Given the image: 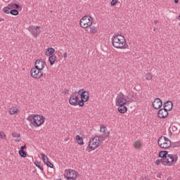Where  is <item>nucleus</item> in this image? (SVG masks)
Wrapping results in <instances>:
<instances>
[{"label":"nucleus","mask_w":180,"mask_h":180,"mask_svg":"<svg viewBox=\"0 0 180 180\" xmlns=\"http://www.w3.org/2000/svg\"><path fill=\"white\" fill-rule=\"evenodd\" d=\"M19 155L22 158H26L27 153L25 150H19Z\"/></svg>","instance_id":"29"},{"label":"nucleus","mask_w":180,"mask_h":180,"mask_svg":"<svg viewBox=\"0 0 180 180\" xmlns=\"http://www.w3.org/2000/svg\"><path fill=\"white\" fill-rule=\"evenodd\" d=\"M9 112L10 115H16L18 113V108H11Z\"/></svg>","instance_id":"30"},{"label":"nucleus","mask_w":180,"mask_h":180,"mask_svg":"<svg viewBox=\"0 0 180 180\" xmlns=\"http://www.w3.org/2000/svg\"><path fill=\"white\" fill-rule=\"evenodd\" d=\"M40 155L41 157L42 161L44 162L45 165H46L47 162H49V158L47 156H46V155H44V153H41Z\"/></svg>","instance_id":"25"},{"label":"nucleus","mask_w":180,"mask_h":180,"mask_svg":"<svg viewBox=\"0 0 180 180\" xmlns=\"http://www.w3.org/2000/svg\"><path fill=\"white\" fill-rule=\"evenodd\" d=\"M56 60H57V56L56 55H51L49 58V61L50 63V65H54L56 63Z\"/></svg>","instance_id":"20"},{"label":"nucleus","mask_w":180,"mask_h":180,"mask_svg":"<svg viewBox=\"0 0 180 180\" xmlns=\"http://www.w3.org/2000/svg\"><path fill=\"white\" fill-rule=\"evenodd\" d=\"M10 13L13 16H18V15H19V11H18L17 9H13L11 10Z\"/></svg>","instance_id":"28"},{"label":"nucleus","mask_w":180,"mask_h":180,"mask_svg":"<svg viewBox=\"0 0 180 180\" xmlns=\"http://www.w3.org/2000/svg\"><path fill=\"white\" fill-rule=\"evenodd\" d=\"M27 120L30 122L31 124H32L34 127H40V126L44 123L46 118L43 115H30L27 118Z\"/></svg>","instance_id":"2"},{"label":"nucleus","mask_w":180,"mask_h":180,"mask_svg":"<svg viewBox=\"0 0 180 180\" xmlns=\"http://www.w3.org/2000/svg\"><path fill=\"white\" fill-rule=\"evenodd\" d=\"M141 180H150V178L147 177V176H143Z\"/></svg>","instance_id":"42"},{"label":"nucleus","mask_w":180,"mask_h":180,"mask_svg":"<svg viewBox=\"0 0 180 180\" xmlns=\"http://www.w3.org/2000/svg\"><path fill=\"white\" fill-rule=\"evenodd\" d=\"M36 66L38 67L39 70L43 71V70H44V67H46V62L38 59L34 63V67Z\"/></svg>","instance_id":"15"},{"label":"nucleus","mask_w":180,"mask_h":180,"mask_svg":"<svg viewBox=\"0 0 180 180\" xmlns=\"http://www.w3.org/2000/svg\"><path fill=\"white\" fill-rule=\"evenodd\" d=\"M173 106H174V104L172 103V101H167L165 102V103L163 104V108L166 109V110H167L169 112L172 110Z\"/></svg>","instance_id":"16"},{"label":"nucleus","mask_w":180,"mask_h":180,"mask_svg":"<svg viewBox=\"0 0 180 180\" xmlns=\"http://www.w3.org/2000/svg\"><path fill=\"white\" fill-rule=\"evenodd\" d=\"M116 4H117V0L111 1V6H115Z\"/></svg>","instance_id":"38"},{"label":"nucleus","mask_w":180,"mask_h":180,"mask_svg":"<svg viewBox=\"0 0 180 180\" xmlns=\"http://www.w3.org/2000/svg\"><path fill=\"white\" fill-rule=\"evenodd\" d=\"M96 137H97V141H98V143H102V141H105V140H106V138L108 136H106V135L105 136L100 135V136H96Z\"/></svg>","instance_id":"22"},{"label":"nucleus","mask_w":180,"mask_h":180,"mask_svg":"<svg viewBox=\"0 0 180 180\" xmlns=\"http://www.w3.org/2000/svg\"><path fill=\"white\" fill-rule=\"evenodd\" d=\"M169 134H172V132H171V131H170V132H169Z\"/></svg>","instance_id":"51"},{"label":"nucleus","mask_w":180,"mask_h":180,"mask_svg":"<svg viewBox=\"0 0 180 180\" xmlns=\"http://www.w3.org/2000/svg\"><path fill=\"white\" fill-rule=\"evenodd\" d=\"M112 44L115 49H126V38L123 35L115 34L112 36Z\"/></svg>","instance_id":"1"},{"label":"nucleus","mask_w":180,"mask_h":180,"mask_svg":"<svg viewBox=\"0 0 180 180\" xmlns=\"http://www.w3.org/2000/svg\"><path fill=\"white\" fill-rule=\"evenodd\" d=\"M168 112L165 108H161L158 112V116L160 119H165V117H168Z\"/></svg>","instance_id":"14"},{"label":"nucleus","mask_w":180,"mask_h":180,"mask_svg":"<svg viewBox=\"0 0 180 180\" xmlns=\"http://www.w3.org/2000/svg\"><path fill=\"white\" fill-rule=\"evenodd\" d=\"M47 167H49V168H53L54 167V165H53V163L50 162H47L46 165Z\"/></svg>","instance_id":"36"},{"label":"nucleus","mask_w":180,"mask_h":180,"mask_svg":"<svg viewBox=\"0 0 180 180\" xmlns=\"http://www.w3.org/2000/svg\"><path fill=\"white\" fill-rule=\"evenodd\" d=\"M34 165H36L37 167V168H39L41 172H43V171H44V169L43 168V166H41V162H39L37 160H36L34 162Z\"/></svg>","instance_id":"24"},{"label":"nucleus","mask_w":180,"mask_h":180,"mask_svg":"<svg viewBox=\"0 0 180 180\" xmlns=\"http://www.w3.org/2000/svg\"><path fill=\"white\" fill-rule=\"evenodd\" d=\"M89 32L91 33L92 34H95V33L98 32V27L95 26H91Z\"/></svg>","instance_id":"27"},{"label":"nucleus","mask_w":180,"mask_h":180,"mask_svg":"<svg viewBox=\"0 0 180 180\" xmlns=\"http://www.w3.org/2000/svg\"><path fill=\"white\" fill-rule=\"evenodd\" d=\"M115 103L116 105H126V103H127V98H126V96H124L122 92L118 94L115 99Z\"/></svg>","instance_id":"10"},{"label":"nucleus","mask_w":180,"mask_h":180,"mask_svg":"<svg viewBox=\"0 0 180 180\" xmlns=\"http://www.w3.org/2000/svg\"><path fill=\"white\" fill-rule=\"evenodd\" d=\"M152 106L154 109H160L162 107V101H161L160 98H155L154 101L152 103Z\"/></svg>","instance_id":"13"},{"label":"nucleus","mask_w":180,"mask_h":180,"mask_svg":"<svg viewBox=\"0 0 180 180\" xmlns=\"http://www.w3.org/2000/svg\"><path fill=\"white\" fill-rule=\"evenodd\" d=\"M11 5H12V7L14 8L15 9H19V8H20V6H19V4H13Z\"/></svg>","instance_id":"35"},{"label":"nucleus","mask_w":180,"mask_h":180,"mask_svg":"<svg viewBox=\"0 0 180 180\" xmlns=\"http://www.w3.org/2000/svg\"><path fill=\"white\" fill-rule=\"evenodd\" d=\"M4 137H6V135L4 132H0V139H4Z\"/></svg>","instance_id":"40"},{"label":"nucleus","mask_w":180,"mask_h":180,"mask_svg":"<svg viewBox=\"0 0 180 180\" xmlns=\"http://www.w3.org/2000/svg\"><path fill=\"white\" fill-rule=\"evenodd\" d=\"M30 74L31 77H32V78H35V79H39V78L43 77V72L40 69H39L38 66L32 68Z\"/></svg>","instance_id":"8"},{"label":"nucleus","mask_w":180,"mask_h":180,"mask_svg":"<svg viewBox=\"0 0 180 180\" xmlns=\"http://www.w3.org/2000/svg\"><path fill=\"white\" fill-rule=\"evenodd\" d=\"M29 31L34 36V37H37L39 34H40L41 31H40V27L37 26V27H30Z\"/></svg>","instance_id":"12"},{"label":"nucleus","mask_w":180,"mask_h":180,"mask_svg":"<svg viewBox=\"0 0 180 180\" xmlns=\"http://www.w3.org/2000/svg\"><path fill=\"white\" fill-rule=\"evenodd\" d=\"M25 149H26V145L21 146L20 151H25Z\"/></svg>","instance_id":"41"},{"label":"nucleus","mask_w":180,"mask_h":180,"mask_svg":"<svg viewBox=\"0 0 180 180\" xmlns=\"http://www.w3.org/2000/svg\"><path fill=\"white\" fill-rule=\"evenodd\" d=\"M119 106L118 107V112L120 113H126V112H127V107L125 106L124 105H117Z\"/></svg>","instance_id":"18"},{"label":"nucleus","mask_w":180,"mask_h":180,"mask_svg":"<svg viewBox=\"0 0 180 180\" xmlns=\"http://www.w3.org/2000/svg\"><path fill=\"white\" fill-rule=\"evenodd\" d=\"M76 140L79 146H84V139H82V137L79 136V135L76 136Z\"/></svg>","instance_id":"23"},{"label":"nucleus","mask_w":180,"mask_h":180,"mask_svg":"<svg viewBox=\"0 0 180 180\" xmlns=\"http://www.w3.org/2000/svg\"><path fill=\"white\" fill-rule=\"evenodd\" d=\"M99 141H98V137L94 136L93 139H90L89 142V148H86V151L91 153V151H94L96 148L99 147Z\"/></svg>","instance_id":"7"},{"label":"nucleus","mask_w":180,"mask_h":180,"mask_svg":"<svg viewBox=\"0 0 180 180\" xmlns=\"http://www.w3.org/2000/svg\"><path fill=\"white\" fill-rule=\"evenodd\" d=\"M142 146H143V143H141V141H136L134 143V148H136V150H140V148H141Z\"/></svg>","instance_id":"21"},{"label":"nucleus","mask_w":180,"mask_h":180,"mask_svg":"<svg viewBox=\"0 0 180 180\" xmlns=\"http://www.w3.org/2000/svg\"><path fill=\"white\" fill-rule=\"evenodd\" d=\"M179 2V0H174V4H178Z\"/></svg>","instance_id":"45"},{"label":"nucleus","mask_w":180,"mask_h":180,"mask_svg":"<svg viewBox=\"0 0 180 180\" xmlns=\"http://www.w3.org/2000/svg\"><path fill=\"white\" fill-rule=\"evenodd\" d=\"M12 137H13L14 139H16V138L18 139V138L20 137V134L14 132L12 134Z\"/></svg>","instance_id":"33"},{"label":"nucleus","mask_w":180,"mask_h":180,"mask_svg":"<svg viewBox=\"0 0 180 180\" xmlns=\"http://www.w3.org/2000/svg\"><path fill=\"white\" fill-rule=\"evenodd\" d=\"M15 141L19 142V141H20V139H15Z\"/></svg>","instance_id":"47"},{"label":"nucleus","mask_w":180,"mask_h":180,"mask_svg":"<svg viewBox=\"0 0 180 180\" xmlns=\"http://www.w3.org/2000/svg\"><path fill=\"white\" fill-rule=\"evenodd\" d=\"M155 164L156 165H160V164H162V159H160V160L158 159V160H156Z\"/></svg>","instance_id":"34"},{"label":"nucleus","mask_w":180,"mask_h":180,"mask_svg":"<svg viewBox=\"0 0 180 180\" xmlns=\"http://www.w3.org/2000/svg\"><path fill=\"white\" fill-rule=\"evenodd\" d=\"M106 130H108V128H106V126L101 124L100 125V131H101V133H103V134H105L106 136V137H109L110 133L106 132Z\"/></svg>","instance_id":"17"},{"label":"nucleus","mask_w":180,"mask_h":180,"mask_svg":"<svg viewBox=\"0 0 180 180\" xmlns=\"http://www.w3.org/2000/svg\"><path fill=\"white\" fill-rule=\"evenodd\" d=\"M78 176V172L72 169H68L65 171L64 176L67 178L68 180H77V176Z\"/></svg>","instance_id":"9"},{"label":"nucleus","mask_w":180,"mask_h":180,"mask_svg":"<svg viewBox=\"0 0 180 180\" xmlns=\"http://www.w3.org/2000/svg\"><path fill=\"white\" fill-rule=\"evenodd\" d=\"M179 146H180V141L175 142V143H173L174 148H175L176 147H179Z\"/></svg>","instance_id":"37"},{"label":"nucleus","mask_w":180,"mask_h":180,"mask_svg":"<svg viewBox=\"0 0 180 180\" xmlns=\"http://www.w3.org/2000/svg\"><path fill=\"white\" fill-rule=\"evenodd\" d=\"M11 8H9V7H4V8H3V12H4V13H7V14H9V13H11Z\"/></svg>","instance_id":"32"},{"label":"nucleus","mask_w":180,"mask_h":180,"mask_svg":"<svg viewBox=\"0 0 180 180\" xmlns=\"http://www.w3.org/2000/svg\"><path fill=\"white\" fill-rule=\"evenodd\" d=\"M4 18H0V22H4Z\"/></svg>","instance_id":"46"},{"label":"nucleus","mask_w":180,"mask_h":180,"mask_svg":"<svg viewBox=\"0 0 180 180\" xmlns=\"http://www.w3.org/2000/svg\"><path fill=\"white\" fill-rule=\"evenodd\" d=\"M158 144L160 148L167 150L171 147V140L165 136H160L158 141Z\"/></svg>","instance_id":"4"},{"label":"nucleus","mask_w":180,"mask_h":180,"mask_svg":"<svg viewBox=\"0 0 180 180\" xmlns=\"http://www.w3.org/2000/svg\"><path fill=\"white\" fill-rule=\"evenodd\" d=\"M178 161V155H167V157L165 159H162V165H166L167 167H171L172 164H176Z\"/></svg>","instance_id":"3"},{"label":"nucleus","mask_w":180,"mask_h":180,"mask_svg":"<svg viewBox=\"0 0 180 180\" xmlns=\"http://www.w3.org/2000/svg\"><path fill=\"white\" fill-rule=\"evenodd\" d=\"M146 79H147V81H151V79H153V74L147 73L146 75Z\"/></svg>","instance_id":"31"},{"label":"nucleus","mask_w":180,"mask_h":180,"mask_svg":"<svg viewBox=\"0 0 180 180\" xmlns=\"http://www.w3.org/2000/svg\"><path fill=\"white\" fill-rule=\"evenodd\" d=\"M154 22H155V24H157V23H158V20H155Z\"/></svg>","instance_id":"48"},{"label":"nucleus","mask_w":180,"mask_h":180,"mask_svg":"<svg viewBox=\"0 0 180 180\" xmlns=\"http://www.w3.org/2000/svg\"><path fill=\"white\" fill-rule=\"evenodd\" d=\"M54 51H56V50L54 49V48H49L46 50V56H53V54H54Z\"/></svg>","instance_id":"26"},{"label":"nucleus","mask_w":180,"mask_h":180,"mask_svg":"<svg viewBox=\"0 0 180 180\" xmlns=\"http://www.w3.org/2000/svg\"><path fill=\"white\" fill-rule=\"evenodd\" d=\"M178 20H180V15L178 17Z\"/></svg>","instance_id":"49"},{"label":"nucleus","mask_w":180,"mask_h":180,"mask_svg":"<svg viewBox=\"0 0 180 180\" xmlns=\"http://www.w3.org/2000/svg\"><path fill=\"white\" fill-rule=\"evenodd\" d=\"M169 134H172V132H171V131H170V132H169Z\"/></svg>","instance_id":"50"},{"label":"nucleus","mask_w":180,"mask_h":180,"mask_svg":"<svg viewBox=\"0 0 180 180\" xmlns=\"http://www.w3.org/2000/svg\"><path fill=\"white\" fill-rule=\"evenodd\" d=\"M78 95L81 96V100H79V106L82 107L85 105L84 102H88L89 101V93L84 89H80L77 92Z\"/></svg>","instance_id":"5"},{"label":"nucleus","mask_w":180,"mask_h":180,"mask_svg":"<svg viewBox=\"0 0 180 180\" xmlns=\"http://www.w3.org/2000/svg\"><path fill=\"white\" fill-rule=\"evenodd\" d=\"M92 22H94V18L91 16H84L80 20V26L81 27H83V29H86L87 27H89V26L92 25Z\"/></svg>","instance_id":"6"},{"label":"nucleus","mask_w":180,"mask_h":180,"mask_svg":"<svg viewBox=\"0 0 180 180\" xmlns=\"http://www.w3.org/2000/svg\"><path fill=\"white\" fill-rule=\"evenodd\" d=\"M63 57L64 58H67V57H68V54H67V52H65L64 54H63Z\"/></svg>","instance_id":"43"},{"label":"nucleus","mask_w":180,"mask_h":180,"mask_svg":"<svg viewBox=\"0 0 180 180\" xmlns=\"http://www.w3.org/2000/svg\"><path fill=\"white\" fill-rule=\"evenodd\" d=\"M172 130H173V131H175V130H176V127H172Z\"/></svg>","instance_id":"44"},{"label":"nucleus","mask_w":180,"mask_h":180,"mask_svg":"<svg viewBox=\"0 0 180 180\" xmlns=\"http://www.w3.org/2000/svg\"><path fill=\"white\" fill-rule=\"evenodd\" d=\"M159 157L160 158H162L161 160H165V158L168 157V151L167 150H162L159 153Z\"/></svg>","instance_id":"19"},{"label":"nucleus","mask_w":180,"mask_h":180,"mask_svg":"<svg viewBox=\"0 0 180 180\" xmlns=\"http://www.w3.org/2000/svg\"><path fill=\"white\" fill-rule=\"evenodd\" d=\"M79 98H78V96L75 94H72L70 96V99H69V103L72 105V106H79Z\"/></svg>","instance_id":"11"},{"label":"nucleus","mask_w":180,"mask_h":180,"mask_svg":"<svg viewBox=\"0 0 180 180\" xmlns=\"http://www.w3.org/2000/svg\"><path fill=\"white\" fill-rule=\"evenodd\" d=\"M128 98H129V99H130L131 101H134V98H133V94H129L128 95Z\"/></svg>","instance_id":"39"}]
</instances>
